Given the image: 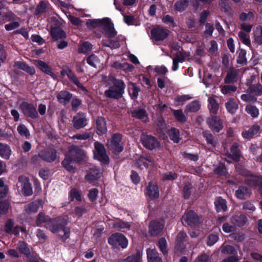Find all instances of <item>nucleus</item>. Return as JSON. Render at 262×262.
<instances>
[{
  "label": "nucleus",
  "instance_id": "f257e3e1",
  "mask_svg": "<svg viewBox=\"0 0 262 262\" xmlns=\"http://www.w3.org/2000/svg\"><path fill=\"white\" fill-rule=\"evenodd\" d=\"M67 222L68 217L67 216L63 218L62 220L60 218L51 220L42 213H39L36 219V224L38 226L46 223L47 228L53 233L58 232L61 228L64 232V235L62 236V239L64 240L67 239L70 235V229L64 227Z\"/></svg>",
  "mask_w": 262,
  "mask_h": 262
},
{
  "label": "nucleus",
  "instance_id": "f03ea898",
  "mask_svg": "<svg viewBox=\"0 0 262 262\" xmlns=\"http://www.w3.org/2000/svg\"><path fill=\"white\" fill-rule=\"evenodd\" d=\"M86 25L91 28L103 27L105 35L108 38L114 37L117 34L113 24L108 18L90 19L86 21Z\"/></svg>",
  "mask_w": 262,
  "mask_h": 262
},
{
  "label": "nucleus",
  "instance_id": "7ed1b4c3",
  "mask_svg": "<svg viewBox=\"0 0 262 262\" xmlns=\"http://www.w3.org/2000/svg\"><path fill=\"white\" fill-rule=\"evenodd\" d=\"M109 89L104 92V95L110 98L119 99L124 93V83L123 81L113 77L108 80Z\"/></svg>",
  "mask_w": 262,
  "mask_h": 262
},
{
  "label": "nucleus",
  "instance_id": "20e7f679",
  "mask_svg": "<svg viewBox=\"0 0 262 262\" xmlns=\"http://www.w3.org/2000/svg\"><path fill=\"white\" fill-rule=\"evenodd\" d=\"M84 156L83 152L77 147H71L65 159L62 161V165L67 170L74 172L75 168L71 164L72 162H78L82 159V157Z\"/></svg>",
  "mask_w": 262,
  "mask_h": 262
},
{
  "label": "nucleus",
  "instance_id": "39448f33",
  "mask_svg": "<svg viewBox=\"0 0 262 262\" xmlns=\"http://www.w3.org/2000/svg\"><path fill=\"white\" fill-rule=\"evenodd\" d=\"M108 243L114 248L124 249L128 245V240L123 234L115 233L109 237Z\"/></svg>",
  "mask_w": 262,
  "mask_h": 262
},
{
  "label": "nucleus",
  "instance_id": "423d86ee",
  "mask_svg": "<svg viewBox=\"0 0 262 262\" xmlns=\"http://www.w3.org/2000/svg\"><path fill=\"white\" fill-rule=\"evenodd\" d=\"M94 158L99 161L107 163L108 162L109 158L106 154L104 146L98 142L95 143V149L94 150Z\"/></svg>",
  "mask_w": 262,
  "mask_h": 262
},
{
  "label": "nucleus",
  "instance_id": "0eeeda50",
  "mask_svg": "<svg viewBox=\"0 0 262 262\" xmlns=\"http://www.w3.org/2000/svg\"><path fill=\"white\" fill-rule=\"evenodd\" d=\"M141 141L145 147L150 150L160 146V143L156 138L145 134H142Z\"/></svg>",
  "mask_w": 262,
  "mask_h": 262
},
{
  "label": "nucleus",
  "instance_id": "6e6552de",
  "mask_svg": "<svg viewBox=\"0 0 262 262\" xmlns=\"http://www.w3.org/2000/svg\"><path fill=\"white\" fill-rule=\"evenodd\" d=\"M122 136L120 134H115L110 142L107 143L108 147L114 152H119L123 149L121 143Z\"/></svg>",
  "mask_w": 262,
  "mask_h": 262
},
{
  "label": "nucleus",
  "instance_id": "1a4fd4ad",
  "mask_svg": "<svg viewBox=\"0 0 262 262\" xmlns=\"http://www.w3.org/2000/svg\"><path fill=\"white\" fill-rule=\"evenodd\" d=\"M136 166L141 169L150 168L155 166L154 161L149 156H141L136 162Z\"/></svg>",
  "mask_w": 262,
  "mask_h": 262
},
{
  "label": "nucleus",
  "instance_id": "9d476101",
  "mask_svg": "<svg viewBox=\"0 0 262 262\" xmlns=\"http://www.w3.org/2000/svg\"><path fill=\"white\" fill-rule=\"evenodd\" d=\"M18 185L21 187L22 193L27 196L32 194L33 191L29 179L25 176H21L18 178Z\"/></svg>",
  "mask_w": 262,
  "mask_h": 262
},
{
  "label": "nucleus",
  "instance_id": "9b49d317",
  "mask_svg": "<svg viewBox=\"0 0 262 262\" xmlns=\"http://www.w3.org/2000/svg\"><path fill=\"white\" fill-rule=\"evenodd\" d=\"M20 108L22 112L27 116L33 119H36L38 117V114L36 111V108L32 104L27 102H23L20 105Z\"/></svg>",
  "mask_w": 262,
  "mask_h": 262
},
{
  "label": "nucleus",
  "instance_id": "f8f14e48",
  "mask_svg": "<svg viewBox=\"0 0 262 262\" xmlns=\"http://www.w3.org/2000/svg\"><path fill=\"white\" fill-rule=\"evenodd\" d=\"M182 222L184 225L193 226L199 223V218L193 211L190 210L183 216Z\"/></svg>",
  "mask_w": 262,
  "mask_h": 262
},
{
  "label": "nucleus",
  "instance_id": "ddd939ff",
  "mask_svg": "<svg viewBox=\"0 0 262 262\" xmlns=\"http://www.w3.org/2000/svg\"><path fill=\"white\" fill-rule=\"evenodd\" d=\"M152 38L156 40H162L166 38L168 34V31L165 29L157 26L151 31Z\"/></svg>",
  "mask_w": 262,
  "mask_h": 262
},
{
  "label": "nucleus",
  "instance_id": "4468645a",
  "mask_svg": "<svg viewBox=\"0 0 262 262\" xmlns=\"http://www.w3.org/2000/svg\"><path fill=\"white\" fill-rule=\"evenodd\" d=\"M38 156L43 161L52 162L57 158L56 151L53 149L42 150L39 152Z\"/></svg>",
  "mask_w": 262,
  "mask_h": 262
},
{
  "label": "nucleus",
  "instance_id": "2eb2a0df",
  "mask_svg": "<svg viewBox=\"0 0 262 262\" xmlns=\"http://www.w3.org/2000/svg\"><path fill=\"white\" fill-rule=\"evenodd\" d=\"M146 195L150 199H155L159 196V190L157 184L155 182H150L146 187Z\"/></svg>",
  "mask_w": 262,
  "mask_h": 262
},
{
  "label": "nucleus",
  "instance_id": "dca6fc26",
  "mask_svg": "<svg viewBox=\"0 0 262 262\" xmlns=\"http://www.w3.org/2000/svg\"><path fill=\"white\" fill-rule=\"evenodd\" d=\"M246 183L250 186L254 187L260 189L262 195V177L255 176H250L245 180Z\"/></svg>",
  "mask_w": 262,
  "mask_h": 262
},
{
  "label": "nucleus",
  "instance_id": "f3484780",
  "mask_svg": "<svg viewBox=\"0 0 262 262\" xmlns=\"http://www.w3.org/2000/svg\"><path fill=\"white\" fill-rule=\"evenodd\" d=\"M163 222L152 221L149 226V232L151 236H156L160 233L163 228Z\"/></svg>",
  "mask_w": 262,
  "mask_h": 262
},
{
  "label": "nucleus",
  "instance_id": "a211bd4d",
  "mask_svg": "<svg viewBox=\"0 0 262 262\" xmlns=\"http://www.w3.org/2000/svg\"><path fill=\"white\" fill-rule=\"evenodd\" d=\"M207 122L209 127L216 132H219L223 128L222 124L217 117L208 118Z\"/></svg>",
  "mask_w": 262,
  "mask_h": 262
},
{
  "label": "nucleus",
  "instance_id": "6ab92c4d",
  "mask_svg": "<svg viewBox=\"0 0 262 262\" xmlns=\"http://www.w3.org/2000/svg\"><path fill=\"white\" fill-rule=\"evenodd\" d=\"M34 64L42 72L50 75L54 78L56 77L55 74L52 72L51 68L45 62L41 60H36Z\"/></svg>",
  "mask_w": 262,
  "mask_h": 262
},
{
  "label": "nucleus",
  "instance_id": "aec40b11",
  "mask_svg": "<svg viewBox=\"0 0 262 262\" xmlns=\"http://www.w3.org/2000/svg\"><path fill=\"white\" fill-rule=\"evenodd\" d=\"M238 71L236 69H231L227 73V76L225 78L226 83H231L236 82L238 80Z\"/></svg>",
  "mask_w": 262,
  "mask_h": 262
},
{
  "label": "nucleus",
  "instance_id": "412c9836",
  "mask_svg": "<svg viewBox=\"0 0 262 262\" xmlns=\"http://www.w3.org/2000/svg\"><path fill=\"white\" fill-rule=\"evenodd\" d=\"M148 262H162L158 253L155 249L149 248L146 250Z\"/></svg>",
  "mask_w": 262,
  "mask_h": 262
},
{
  "label": "nucleus",
  "instance_id": "4be33fe9",
  "mask_svg": "<svg viewBox=\"0 0 262 262\" xmlns=\"http://www.w3.org/2000/svg\"><path fill=\"white\" fill-rule=\"evenodd\" d=\"M106 122L104 118L98 117L96 119L97 133L99 135H103L107 131Z\"/></svg>",
  "mask_w": 262,
  "mask_h": 262
},
{
  "label": "nucleus",
  "instance_id": "5701e85b",
  "mask_svg": "<svg viewBox=\"0 0 262 262\" xmlns=\"http://www.w3.org/2000/svg\"><path fill=\"white\" fill-rule=\"evenodd\" d=\"M102 175V171L96 166H93L90 168L85 178L88 180H95L99 178Z\"/></svg>",
  "mask_w": 262,
  "mask_h": 262
},
{
  "label": "nucleus",
  "instance_id": "b1692460",
  "mask_svg": "<svg viewBox=\"0 0 262 262\" xmlns=\"http://www.w3.org/2000/svg\"><path fill=\"white\" fill-rule=\"evenodd\" d=\"M86 124V120L83 114H77L73 118L74 126L76 128L84 127Z\"/></svg>",
  "mask_w": 262,
  "mask_h": 262
},
{
  "label": "nucleus",
  "instance_id": "393cba45",
  "mask_svg": "<svg viewBox=\"0 0 262 262\" xmlns=\"http://www.w3.org/2000/svg\"><path fill=\"white\" fill-rule=\"evenodd\" d=\"M72 97V94L67 91H61L57 96L58 102L63 104L69 103Z\"/></svg>",
  "mask_w": 262,
  "mask_h": 262
},
{
  "label": "nucleus",
  "instance_id": "a878e982",
  "mask_svg": "<svg viewBox=\"0 0 262 262\" xmlns=\"http://www.w3.org/2000/svg\"><path fill=\"white\" fill-rule=\"evenodd\" d=\"M259 126H253L248 130H245L242 132V136L245 139H250L256 135L259 131Z\"/></svg>",
  "mask_w": 262,
  "mask_h": 262
},
{
  "label": "nucleus",
  "instance_id": "bb28decb",
  "mask_svg": "<svg viewBox=\"0 0 262 262\" xmlns=\"http://www.w3.org/2000/svg\"><path fill=\"white\" fill-rule=\"evenodd\" d=\"M216 96H212L208 98V107L210 112L212 114H216L219 109V104L216 100Z\"/></svg>",
  "mask_w": 262,
  "mask_h": 262
},
{
  "label": "nucleus",
  "instance_id": "cd10ccee",
  "mask_svg": "<svg viewBox=\"0 0 262 262\" xmlns=\"http://www.w3.org/2000/svg\"><path fill=\"white\" fill-rule=\"evenodd\" d=\"M52 37L55 40L61 39L66 37L65 32L58 27L52 28L51 30Z\"/></svg>",
  "mask_w": 262,
  "mask_h": 262
},
{
  "label": "nucleus",
  "instance_id": "c85d7f7f",
  "mask_svg": "<svg viewBox=\"0 0 262 262\" xmlns=\"http://www.w3.org/2000/svg\"><path fill=\"white\" fill-rule=\"evenodd\" d=\"M13 227V223L11 220H9L7 222L5 226V230L7 232L9 233L10 232H13V233L15 235H17L19 230H20L23 232H25L26 230L23 227H20L16 226L15 228L12 230V228Z\"/></svg>",
  "mask_w": 262,
  "mask_h": 262
},
{
  "label": "nucleus",
  "instance_id": "c756f323",
  "mask_svg": "<svg viewBox=\"0 0 262 262\" xmlns=\"http://www.w3.org/2000/svg\"><path fill=\"white\" fill-rule=\"evenodd\" d=\"M11 154L9 146L0 143V156L5 159H9Z\"/></svg>",
  "mask_w": 262,
  "mask_h": 262
},
{
  "label": "nucleus",
  "instance_id": "7c9ffc66",
  "mask_svg": "<svg viewBox=\"0 0 262 262\" xmlns=\"http://www.w3.org/2000/svg\"><path fill=\"white\" fill-rule=\"evenodd\" d=\"M42 205L41 201H38L28 204L25 206V209L28 213L36 212L39 207V206Z\"/></svg>",
  "mask_w": 262,
  "mask_h": 262
},
{
  "label": "nucleus",
  "instance_id": "2f4dec72",
  "mask_svg": "<svg viewBox=\"0 0 262 262\" xmlns=\"http://www.w3.org/2000/svg\"><path fill=\"white\" fill-rule=\"evenodd\" d=\"M16 66L18 68L25 71L30 75H33L35 73V70L34 67L29 66L24 62H17L16 63Z\"/></svg>",
  "mask_w": 262,
  "mask_h": 262
},
{
  "label": "nucleus",
  "instance_id": "473e14b6",
  "mask_svg": "<svg viewBox=\"0 0 262 262\" xmlns=\"http://www.w3.org/2000/svg\"><path fill=\"white\" fill-rule=\"evenodd\" d=\"M251 193V190L245 186L240 187L236 191L235 195L237 198L240 199H244L246 196H248Z\"/></svg>",
  "mask_w": 262,
  "mask_h": 262
},
{
  "label": "nucleus",
  "instance_id": "72a5a7b5",
  "mask_svg": "<svg viewBox=\"0 0 262 262\" xmlns=\"http://www.w3.org/2000/svg\"><path fill=\"white\" fill-rule=\"evenodd\" d=\"M168 135L170 139L174 143H178L181 139L180 132L176 128H171L168 131Z\"/></svg>",
  "mask_w": 262,
  "mask_h": 262
},
{
  "label": "nucleus",
  "instance_id": "f704fd0d",
  "mask_svg": "<svg viewBox=\"0 0 262 262\" xmlns=\"http://www.w3.org/2000/svg\"><path fill=\"white\" fill-rule=\"evenodd\" d=\"M232 223L235 226H243L247 222V217L245 215L241 214L239 215H234L232 218Z\"/></svg>",
  "mask_w": 262,
  "mask_h": 262
},
{
  "label": "nucleus",
  "instance_id": "c9c22d12",
  "mask_svg": "<svg viewBox=\"0 0 262 262\" xmlns=\"http://www.w3.org/2000/svg\"><path fill=\"white\" fill-rule=\"evenodd\" d=\"M214 204L217 212L224 211L227 209L225 200H224L220 197L217 198L216 199Z\"/></svg>",
  "mask_w": 262,
  "mask_h": 262
},
{
  "label": "nucleus",
  "instance_id": "e433bc0d",
  "mask_svg": "<svg viewBox=\"0 0 262 262\" xmlns=\"http://www.w3.org/2000/svg\"><path fill=\"white\" fill-rule=\"evenodd\" d=\"M185 61L183 55L181 52L177 53L176 56L173 58V65L172 70L174 71H177L179 68V63L183 62Z\"/></svg>",
  "mask_w": 262,
  "mask_h": 262
},
{
  "label": "nucleus",
  "instance_id": "4c0bfd02",
  "mask_svg": "<svg viewBox=\"0 0 262 262\" xmlns=\"http://www.w3.org/2000/svg\"><path fill=\"white\" fill-rule=\"evenodd\" d=\"M141 256L139 252L135 254L128 256L125 259H122L118 260L117 262H140Z\"/></svg>",
  "mask_w": 262,
  "mask_h": 262
},
{
  "label": "nucleus",
  "instance_id": "58836bf2",
  "mask_svg": "<svg viewBox=\"0 0 262 262\" xmlns=\"http://www.w3.org/2000/svg\"><path fill=\"white\" fill-rule=\"evenodd\" d=\"M226 107L228 112L231 114H234L238 109V104L232 99H230L226 103Z\"/></svg>",
  "mask_w": 262,
  "mask_h": 262
},
{
  "label": "nucleus",
  "instance_id": "ea45409f",
  "mask_svg": "<svg viewBox=\"0 0 262 262\" xmlns=\"http://www.w3.org/2000/svg\"><path fill=\"white\" fill-rule=\"evenodd\" d=\"M254 40L258 45L262 44V27L258 26L254 30Z\"/></svg>",
  "mask_w": 262,
  "mask_h": 262
},
{
  "label": "nucleus",
  "instance_id": "a19ab883",
  "mask_svg": "<svg viewBox=\"0 0 262 262\" xmlns=\"http://www.w3.org/2000/svg\"><path fill=\"white\" fill-rule=\"evenodd\" d=\"M230 157H232L235 161H238L240 157V153L239 149L238 148V146L236 144H234L230 149V154L229 156H228V158Z\"/></svg>",
  "mask_w": 262,
  "mask_h": 262
},
{
  "label": "nucleus",
  "instance_id": "79ce46f5",
  "mask_svg": "<svg viewBox=\"0 0 262 262\" xmlns=\"http://www.w3.org/2000/svg\"><path fill=\"white\" fill-rule=\"evenodd\" d=\"M189 0H180L174 4V10L177 11L182 12L184 11L188 6Z\"/></svg>",
  "mask_w": 262,
  "mask_h": 262
},
{
  "label": "nucleus",
  "instance_id": "37998d69",
  "mask_svg": "<svg viewBox=\"0 0 262 262\" xmlns=\"http://www.w3.org/2000/svg\"><path fill=\"white\" fill-rule=\"evenodd\" d=\"M237 90V86L233 85H226L221 86V93L224 95H230Z\"/></svg>",
  "mask_w": 262,
  "mask_h": 262
},
{
  "label": "nucleus",
  "instance_id": "c03bdc74",
  "mask_svg": "<svg viewBox=\"0 0 262 262\" xmlns=\"http://www.w3.org/2000/svg\"><path fill=\"white\" fill-rule=\"evenodd\" d=\"M132 115L134 117L142 120L144 122H147L148 121L146 112L143 110L134 111L132 113Z\"/></svg>",
  "mask_w": 262,
  "mask_h": 262
},
{
  "label": "nucleus",
  "instance_id": "a18cd8bd",
  "mask_svg": "<svg viewBox=\"0 0 262 262\" xmlns=\"http://www.w3.org/2000/svg\"><path fill=\"white\" fill-rule=\"evenodd\" d=\"M238 36L241 41L245 45L250 47L251 40L248 34L243 31H239L238 33Z\"/></svg>",
  "mask_w": 262,
  "mask_h": 262
},
{
  "label": "nucleus",
  "instance_id": "49530a36",
  "mask_svg": "<svg viewBox=\"0 0 262 262\" xmlns=\"http://www.w3.org/2000/svg\"><path fill=\"white\" fill-rule=\"evenodd\" d=\"M114 227L118 230H121L125 231V230H129L130 229V225L128 223L119 221L114 224Z\"/></svg>",
  "mask_w": 262,
  "mask_h": 262
},
{
  "label": "nucleus",
  "instance_id": "de8ad7c7",
  "mask_svg": "<svg viewBox=\"0 0 262 262\" xmlns=\"http://www.w3.org/2000/svg\"><path fill=\"white\" fill-rule=\"evenodd\" d=\"M200 108V104L198 101H193L186 106V113L195 112Z\"/></svg>",
  "mask_w": 262,
  "mask_h": 262
},
{
  "label": "nucleus",
  "instance_id": "09e8293b",
  "mask_svg": "<svg viewBox=\"0 0 262 262\" xmlns=\"http://www.w3.org/2000/svg\"><path fill=\"white\" fill-rule=\"evenodd\" d=\"M245 110L246 112L253 118H256L259 115L258 109L255 106L248 105L246 106Z\"/></svg>",
  "mask_w": 262,
  "mask_h": 262
},
{
  "label": "nucleus",
  "instance_id": "8fccbe9b",
  "mask_svg": "<svg viewBox=\"0 0 262 262\" xmlns=\"http://www.w3.org/2000/svg\"><path fill=\"white\" fill-rule=\"evenodd\" d=\"M186 237V234L184 232H180L178 234L176 241V248L177 249V250H178L179 248H182L181 244L185 241Z\"/></svg>",
  "mask_w": 262,
  "mask_h": 262
},
{
  "label": "nucleus",
  "instance_id": "3c124183",
  "mask_svg": "<svg viewBox=\"0 0 262 262\" xmlns=\"http://www.w3.org/2000/svg\"><path fill=\"white\" fill-rule=\"evenodd\" d=\"M17 248L21 253L25 255H28L30 254L29 249L26 243L23 241H19L18 243Z\"/></svg>",
  "mask_w": 262,
  "mask_h": 262
},
{
  "label": "nucleus",
  "instance_id": "603ef678",
  "mask_svg": "<svg viewBox=\"0 0 262 262\" xmlns=\"http://www.w3.org/2000/svg\"><path fill=\"white\" fill-rule=\"evenodd\" d=\"M88 63L95 68H97L99 64V60L98 58L95 55H91L87 58Z\"/></svg>",
  "mask_w": 262,
  "mask_h": 262
},
{
  "label": "nucleus",
  "instance_id": "864d4df0",
  "mask_svg": "<svg viewBox=\"0 0 262 262\" xmlns=\"http://www.w3.org/2000/svg\"><path fill=\"white\" fill-rule=\"evenodd\" d=\"M254 17V13L251 11L242 12L239 15V19L242 21H250L253 19Z\"/></svg>",
  "mask_w": 262,
  "mask_h": 262
},
{
  "label": "nucleus",
  "instance_id": "5fc2aeb1",
  "mask_svg": "<svg viewBox=\"0 0 262 262\" xmlns=\"http://www.w3.org/2000/svg\"><path fill=\"white\" fill-rule=\"evenodd\" d=\"M236 226L232 223V220L231 221V224L226 223L223 225V230L226 233H230L234 231L235 229Z\"/></svg>",
  "mask_w": 262,
  "mask_h": 262
},
{
  "label": "nucleus",
  "instance_id": "6e6d98bb",
  "mask_svg": "<svg viewBox=\"0 0 262 262\" xmlns=\"http://www.w3.org/2000/svg\"><path fill=\"white\" fill-rule=\"evenodd\" d=\"M92 49V45L88 42H85L80 45L78 52L81 53H86Z\"/></svg>",
  "mask_w": 262,
  "mask_h": 262
},
{
  "label": "nucleus",
  "instance_id": "4d7b16f0",
  "mask_svg": "<svg viewBox=\"0 0 262 262\" xmlns=\"http://www.w3.org/2000/svg\"><path fill=\"white\" fill-rule=\"evenodd\" d=\"M173 113L175 118L180 122L186 121V117L181 110H173Z\"/></svg>",
  "mask_w": 262,
  "mask_h": 262
},
{
  "label": "nucleus",
  "instance_id": "13d9d810",
  "mask_svg": "<svg viewBox=\"0 0 262 262\" xmlns=\"http://www.w3.org/2000/svg\"><path fill=\"white\" fill-rule=\"evenodd\" d=\"M17 129L21 136H25L26 138H28L30 136L29 131L25 125L20 124L17 126Z\"/></svg>",
  "mask_w": 262,
  "mask_h": 262
},
{
  "label": "nucleus",
  "instance_id": "bf43d9fd",
  "mask_svg": "<svg viewBox=\"0 0 262 262\" xmlns=\"http://www.w3.org/2000/svg\"><path fill=\"white\" fill-rule=\"evenodd\" d=\"M8 192V187L5 184L4 182L0 179V198L5 197Z\"/></svg>",
  "mask_w": 262,
  "mask_h": 262
},
{
  "label": "nucleus",
  "instance_id": "052dcab7",
  "mask_svg": "<svg viewBox=\"0 0 262 262\" xmlns=\"http://www.w3.org/2000/svg\"><path fill=\"white\" fill-rule=\"evenodd\" d=\"M221 250L222 253L227 254H233L235 251L234 248L230 245H222Z\"/></svg>",
  "mask_w": 262,
  "mask_h": 262
},
{
  "label": "nucleus",
  "instance_id": "680f3d73",
  "mask_svg": "<svg viewBox=\"0 0 262 262\" xmlns=\"http://www.w3.org/2000/svg\"><path fill=\"white\" fill-rule=\"evenodd\" d=\"M70 196L71 200H75L77 201H81V198L79 192L76 189H73L70 192Z\"/></svg>",
  "mask_w": 262,
  "mask_h": 262
},
{
  "label": "nucleus",
  "instance_id": "e2e57ef3",
  "mask_svg": "<svg viewBox=\"0 0 262 262\" xmlns=\"http://www.w3.org/2000/svg\"><path fill=\"white\" fill-rule=\"evenodd\" d=\"M190 98L191 97H189L188 95L178 96L175 99V105L178 106L183 105L185 101L190 99Z\"/></svg>",
  "mask_w": 262,
  "mask_h": 262
},
{
  "label": "nucleus",
  "instance_id": "0e129e2a",
  "mask_svg": "<svg viewBox=\"0 0 262 262\" xmlns=\"http://www.w3.org/2000/svg\"><path fill=\"white\" fill-rule=\"evenodd\" d=\"M203 136L206 138V140L208 144L214 146L215 142L212 135L208 131H204L203 132Z\"/></svg>",
  "mask_w": 262,
  "mask_h": 262
},
{
  "label": "nucleus",
  "instance_id": "69168bd1",
  "mask_svg": "<svg viewBox=\"0 0 262 262\" xmlns=\"http://www.w3.org/2000/svg\"><path fill=\"white\" fill-rule=\"evenodd\" d=\"M158 247L163 254H166L167 253L166 241L165 238H161L159 239L158 242Z\"/></svg>",
  "mask_w": 262,
  "mask_h": 262
},
{
  "label": "nucleus",
  "instance_id": "338daca9",
  "mask_svg": "<svg viewBox=\"0 0 262 262\" xmlns=\"http://www.w3.org/2000/svg\"><path fill=\"white\" fill-rule=\"evenodd\" d=\"M241 98L243 101L247 102L255 101L257 100L256 97L249 94L242 95Z\"/></svg>",
  "mask_w": 262,
  "mask_h": 262
},
{
  "label": "nucleus",
  "instance_id": "774afa93",
  "mask_svg": "<svg viewBox=\"0 0 262 262\" xmlns=\"http://www.w3.org/2000/svg\"><path fill=\"white\" fill-rule=\"evenodd\" d=\"M250 91L256 95L260 96L262 94V85L259 83L253 85Z\"/></svg>",
  "mask_w": 262,
  "mask_h": 262
}]
</instances>
